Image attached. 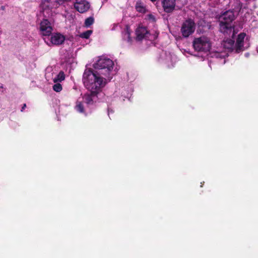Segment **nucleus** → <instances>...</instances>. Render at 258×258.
<instances>
[{"mask_svg": "<svg viewBox=\"0 0 258 258\" xmlns=\"http://www.w3.org/2000/svg\"><path fill=\"white\" fill-rule=\"evenodd\" d=\"M161 4L165 12H172L175 8L176 0H161Z\"/></svg>", "mask_w": 258, "mask_h": 258, "instance_id": "obj_16", "label": "nucleus"}, {"mask_svg": "<svg viewBox=\"0 0 258 258\" xmlns=\"http://www.w3.org/2000/svg\"><path fill=\"white\" fill-rule=\"evenodd\" d=\"M121 96L123 98V100H124V98L128 99L131 96V90H126L124 88H122L121 90Z\"/></svg>", "mask_w": 258, "mask_h": 258, "instance_id": "obj_19", "label": "nucleus"}, {"mask_svg": "<svg viewBox=\"0 0 258 258\" xmlns=\"http://www.w3.org/2000/svg\"><path fill=\"white\" fill-rule=\"evenodd\" d=\"M59 1L60 2H69V1H70L71 0H59Z\"/></svg>", "mask_w": 258, "mask_h": 258, "instance_id": "obj_25", "label": "nucleus"}, {"mask_svg": "<svg viewBox=\"0 0 258 258\" xmlns=\"http://www.w3.org/2000/svg\"><path fill=\"white\" fill-rule=\"evenodd\" d=\"M57 4L55 0H45L41 5L44 17H49L51 15V9L56 7Z\"/></svg>", "mask_w": 258, "mask_h": 258, "instance_id": "obj_11", "label": "nucleus"}, {"mask_svg": "<svg viewBox=\"0 0 258 258\" xmlns=\"http://www.w3.org/2000/svg\"><path fill=\"white\" fill-rule=\"evenodd\" d=\"M176 57L170 53L163 52L161 55L160 61L167 64L168 67H172L176 62Z\"/></svg>", "mask_w": 258, "mask_h": 258, "instance_id": "obj_15", "label": "nucleus"}, {"mask_svg": "<svg viewBox=\"0 0 258 258\" xmlns=\"http://www.w3.org/2000/svg\"><path fill=\"white\" fill-rule=\"evenodd\" d=\"M250 46L249 37L245 33L239 34L235 43V52L239 53L243 51Z\"/></svg>", "mask_w": 258, "mask_h": 258, "instance_id": "obj_6", "label": "nucleus"}, {"mask_svg": "<svg viewBox=\"0 0 258 258\" xmlns=\"http://www.w3.org/2000/svg\"><path fill=\"white\" fill-rule=\"evenodd\" d=\"M225 50L221 52L216 51L212 53V57L216 58H224L228 56V52L229 51H235L234 41L231 39H227L222 43Z\"/></svg>", "mask_w": 258, "mask_h": 258, "instance_id": "obj_8", "label": "nucleus"}, {"mask_svg": "<svg viewBox=\"0 0 258 258\" xmlns=\"http://www.w3.org/2000/svg\"><path fill=\"white\" fill-rule=\"evenodd\" d=\"M147 19L152 22H154L155 21V18L152 14L148 15L147 16Z\"/></svg>", "mask_w": 258, "mask_h": 258, "instance_id": "obj_23", "label": "nucleus"}, {"mask_svg": "<svg viewBox=\"0 0 258 258\" xmlns=\"http://www.w3.org/2000/svg\"><path fill=\"white\" fill-rule=\"evenodd\" d=\"M136 9L138 12L141 13H145L146 12V8L144 4L140 1L137 2Z\"/></svg>", "mask_w": 258, "mask_h": 258, "instance_id": "obj_18", "label": "nucleus"}, {"mask_svg": "<svg viewBox=\"0 0 258 258\" xmlns=\"http://www.w3.org/2000/svg\"><path fill=\"white\" fill-rule=\"evenodd\" d=\"M151 2H154L155 1H156V0H150Z\"/></svg>", "mask_w": 258, "mask_h": 258, "instance_id": "obj_29", "label": "nucleus"}, {"mask_svg": "<svg viewBox=\"0 0 258 258\" xmlns=\"http://www.w3.org/2000/svg\"><path fill=\"white\" fill-rule=\"evenodd\" d=\"M132 32L129 26H126L122 32V39L126 41L130 44H131L134 40L133 37L131 35Z\"/></svg>", "mask_w": 258, "mask_h": 258, "instance_id": "obj_17", "label": "nucleus"}, {"mask_svg": "<svg viewBox=\"0 0 258 258\" xmlns=\"http://www.w3.org/2000/svg\"><path fill=\"white\" fill-rule=\"evenodd\" d=\"M45 77L53 83L62 82L65 80L66 75L62 71H57L55 68L48 67L46 69Z\"/></svg>", "mask_w": 258, "mask_h": 258, "instance_id": "obj_5", "label": "nucleus"}, {"mask_svg": "<svg viewBox=\"0 0 258 258\" xmlns=\"http://www.w3.org/2000/svg\"><path fill=\"white\" fill-rule=\"evenodd\" d=\"M235 16L231 11H228L220 16L219 21L220 22V30L223 33H227L232 31V26L231 22L234 20Z\"/></svg>", "mask_w": 258, "mask_h": 258, "instance_id": "obj_3", "label": "nucleus"}, {"mask_svg": "<svg viewBox=\"0 0 258 258\" xmlns=\"http://www.w3.org/2000/svg\"><path fill=\"white\" fill-rule=\"evenodd\" d=\"M103 2H106L107 0H103Z\"/></svg>", "mask_w": 258, "mask_h": 258, "instance_id": "obj_31", "label": "nucleus"}, {"mask_svg": "<svg viewBox=\"0 0 258 258\" xmlns=\"http://www.w3.org/2000/svg\"><path fill=\"white\" fill-rule=\"evenodd\" d=\"M61 83V82L53 83L54 85L52 86L53 91L56 92H60L62 90V86Z\"/></svg>", "mask_w": 258, "mask_h": 258, "instance_id": "obj_20", "label": "nucleus"}, {"mask_svg": "<svg viewBox=\"0 0 258 258\" xmlns=\"http://www.w3.org/2000/svg\"><path fill=\"white\" fill-rule=\"evenodd\" d=\"M256 51H257V52L258 53V46L256 47Z\"/></svg>", "mask_w": 258, "mask_h": 258, "instance_id": "obj_30", "label": "nucleus"}, {"mask_svg": "<svg viewBox=\"0 0 258 258\" xmlns=\"http://www.w3.org/2000/svg\"><path fill=\"white\" fill-rule=\"evenodd\" d=\"M114 63L109 58L102 56L94 64L95 69L98 70V73L106 78V80H111L114 75L113 68Z\"/></svg>", "mask_w": 258, "mask_h": 258, "instance_id": "obj_2", "label": "nucleus"}, {"mask_svg": "<svg viewBox=\"0 0 258 258\" xmlns=\"http://www.w3.org/2000/svg\"><path fill=\"white\" fill-rule=\"evenodd\" d=\"M116 26V24H114L113 27L112 28V30H114L115 29V27Z\"/></svg>", "mask_w": 258, "mask_h": 258, "instance_id": "obj_27", "label": "nucleus"}, {"mask_svg": "<svg viewBox=\"0 0 258 258\" xmlns=\"http://www.w3.org/2000/svg\"><path fill=\"white\" fill-rule=\"evenodd\" d=\"M92 33V31L87 30L84 32L81 33L79 35V36L81 38L88 39L90 36V35H91Z\"/></svg>", "mask_w": 258, "mask_h": 258, "instance_id": "obj_21", "label": "nucleus"}, {"mask_svg": "<svg viewBox=\"0 0 258 258\" xmlns=\"http://www.w3.org/2000/svg\"><path fill=\"white\" fill-rule=\"evenodd\" d=\"M244 55H245V57H247L249 56V54L248 53H245Z\"/></svg>", "mask_w": 258, "mask_h": 258, "instance_id": "obj_26", "label": "nucleus"}, {"mask_svg": "<svg viewBox=\"0 0 258 258\" xmlns=\"http://www.w3.org/2000/svg\"><path fill=\"white\" fill-rule=\"evenodd\" d=\"M195 23L191 19L186 20L182 24L181 32L184 37H188L192 34L195 30Z\"/></svg>", "mask_w": 258, "mask_h": 258, "instance_id": "obj_10", "label": "nucleus"}, {"mask_svg": "<svg viewBox=\"0 0 258 258\" xmlns=\"http://www.w3.org/2000/svg\"><path fill=\"white\" fill-rule=\"evenodd\" d=\"M192 46L196 51L207 54L211 48V42L208 37L203 36L195 38Z\"/></svg>", "mask_w": 258, "mask_h": 258, "instance_id": "obj_4", "label": "nucleus"}, {"mask_svg": "<svg viewBox=\"0 0 258 258\" xmlns=\"http://www.w3.org/2000/svg\"><path fill=\"white\" fill-rule=\"evenodd\" d=\"M45 42L48 45H59L62 44L65 38L63 35L59 33H55L52 34L50 38L48 37L44 38Z\"/></svg>", "mask_w": 258, "mask_h": 258, "instance_id": "obj_12", "label": "nucleus"}, {"mask_svg": "<svg viewBox=\"0 0 258 258\" xmlns=\"http://www.w3.org/2000/svg\"><path fill=\"white\" fill-rule=\"evenodd\" d=\"M94 23V19L92 17H89L86 19L85 25L86 27H89Z\"/></svg>", "mask_w": 258, "mask_h": 258, "instance_id": "obj_22", "label": "nucleus"}, {"mask_svg": "<svg viewBox=\"0 0 258 258\" xmlns=\"http://www.w3.org/2000/svg\"><path fill=\"white\" fill-rule=\"evenodd\" d=\"M66 17L67 19H69V18L70 16H66ZM70 17H71V19H72V21H73V20H74V17H75V16H74V15H70Z\"/></svg>", "mask_w": 258, "mask_h": 258, "instance_id": "obj_24", "label": "nucleus"}, {"mask_svg": "<svg viewBox=\"0 0 258 258\" xmlns=\"http://www.w3.org/2000/svg\"><path fill=\"white\" fill-rule=\"evenodd\" d=\"M26 107V104H24L23 107H22V109H23Z\"/></svg>", "mask_w": 258, "mask_h": 258, "instance_id": "obj_28", "label": "nucleus"}, {"mask_svg": "<svg viewBox=\"0 0 258 258\" xmlns=\"http://www.w3.org/2000/svg\"><path fill=\"white\" fill-rule=\"evenodd\" d=\"M74 7L75 10L80 13L87 12L90 8V3L87 0H75L74 3Z\"/></svg>", "mask_w": 258, "mask_h": 258, "instance_id": "obj_13", "label": "nucleus"}, {"mask_svg": "<svg viewBox=\"0 0 258 258\" xmlns=\"http://www.w3.org/2000/svg\"><path fill=\"white\" fill-rule=\"evenodd\" d=\"M40 30L43 36H49L52 31L51 23L47 19H43L40 24Z\"/></svg>", "mask_w": 258, "mask_h": 258, "instance_id": "obj_14", "label": "nucleus"}, {"mask_svg": "<svg viewBox=\"0 0 258 258\" xmlns=\"http://www.w3.org/2000/svg\"><path fill=\"white\" fill-rule=\"evenodd\" d=\"M136 39L138 41L142 40L144 39L152 41L155 39L158 36V34L156 33L154 34H151L147 30L146 27L142 25H139L136 29Z\"/></svg>", "mask_w": 258, "mask_h": 258, "instance_id": "obj_9", "label": "nucleus"}, {"mask_svg": "<svg viewBox=\"0 0 258 258\" xmlns=\"http://www.w3.org/2000/svg\"><path fill=\"white\" fill-rule=\"evenodd\" d=\"M93 97L90 94H86L84 96L80 97L77 99L75 109L80 113L86 115L85 104H91L92 103Z\"/></svg>", "mask_w": 258, "mask_h": 258, "instance_id": "obj_7", "label": "nucleus"}, {"mask_svg": "<svg viewBox=\"0 0 258 258\" xmlns=\"http://www.w3.org/2000/svg\"><path fill=\"white\" fill-rule=\"evenodd\" d=\"M83 81L85 87L91 92L90 94L94 97L110 80H106L98 72L86 70L83 74Z\"/></svg>", "mask_w": 258, "mask_h": 258, "instance_id": "obj_1", "label": "nucleus"}]
</instances>
